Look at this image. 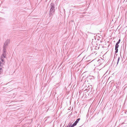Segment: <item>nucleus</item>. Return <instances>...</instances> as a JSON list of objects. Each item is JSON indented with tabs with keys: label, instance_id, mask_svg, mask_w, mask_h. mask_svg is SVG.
Here are the masks:
<instances>
[{
	"label": "nucleus",
	"instance_id": "f257e3e1",
	"mask_svg": "<svg viewBox=\"0 0 127 127\" xmlns=\"http://www.w3.org/2000/svg\"><path fill=\"white\" fill-rule=\"evenodd\" d=\"M9 40L8 39L4 43V45L3 47L2 54L0 56L1 61L0 62V74L2 73V67L5 63V61H4L3 59L4 58H5L6 57V52L7 46L9 43Z\"/></svg>",
	"mask_w": 127,
	"mask_h": 127
},
{
	"label": "nucleus",
	"instance_id": "f03ea898",
	"mask_svg": "<svg viewBox=\"0 0 127 127\" xmlns=\"http://www.w3.org/2000/svg\"><path fill=\"white\" fill-rule=\"evenodd\" d=\"M100 60L98 59L97 61H94V60H93L91 62L94 63L93 65L94 66H96L100 65L101 64V62L100 63Z\"/></svg>",
	"mask_w": 127,
	"mask_h": 127
},
{
	"label": "nucleus",
	"instance_id": "7ed1b4c3",
	"mask_svg": "<svg viewBox=\"0 0 127 127\" xmlns=\"http://www.w3.org/2000/svg\"><path fill=\"white\" fill-rule=\"evenodd\" d=\"M54 4L53 3H51L50 6L51 9L50 10L55 11V9H54Z\"/></svg>",
	"mask_w": 127,
	"mask_h": 127
},
{
	"label": "nucleus",
	"instance_id": "20e7f679",
	"mask_svg": "<svg viewBox=\"0 0 127 127\" xmlns=\"http://www.w3.org/2000/svg\"><path fill=\"white\" fill-rule=\"evenodd\" d=\"M55 11H52L50 10L49 12V15L50 16H51L52 15V14Z\"/></svg>",
	"mask_w": 127,
	"mask_h": 127
},
{
	"label": "nucleus",
	"instance_id": "39448f33",
	"mask_svg": "<svg viewBox=\"0 0 127 127\" xmlns=\"http://www.w3.org/2000/svg\"><path fill=\"white\" fill-rule=\"evenodd\" d=\"M77 124H76L75 123H74L71 126V127H73L75 126Z\"/></svg>",
	"mask_w": 127,
	"mask_h": 127
},
{
	"label": "nucleus",
	"instance_id": "423d86ee",
	"mask_svg": "<svg viewBox=\"0 0 127 127\" xmlns=\"http://www.w3.org/2000/svg\"><path fill=\"white\" fill-rule=\"evenodd\" d=\"M77 124H76L75 123H74L71 126V127H73L75 126Z\"/></svg>",
	"mask_w": 127,
	"mask_h": 127
},
{
	"label": "nucleus",
	"instance_id": "0eeeda50",
	"mask_svg": "<svg viewBox=\"0 0 127 127\" xmlns=\"http://www.w3.org/2000/svg\"><path fill=\"white\" fill-rule=\"evenodd\" d=\"M119 45L118 44H116L115 45V49H118V48L119 47Z\"/></svg>",
	"mask_w": 127,
	"mask_h": 127
},
{
	"label": "nucleus",
	"instance_id": "6e6552de",
	"mask_svg": "<svg viewBox=\"0 0 127 127\" xmlns=\"http://www.w3.org/2000/svg\"><path fill=\"white\" fill-rule=\"evenodd\" d=\"M71 125H72L71 123H69V124L68 125L67 127H71V126H72Z\"/></svg>",
	"mask_w": 127,
	"mask_h": 127
},
{
	"label": "nucleus",
	"instance_id": "1a4fd4ad",
	"mask_svg": "<svg viewBox=\"0 0 127 127\" xmlns=\"http://www.w3.org/2000/svg\"><path fill=\"white\" fill-rule=\"evenodd\" d=\"M120 57H118V60H117V65L119 61V60H120Z\"/></svg>",
	"mask_w": 127,
	"mask_h": 127
},
{
	"label": "nucleus",
	"instance_id": "9d476101",
	"mask_svg": "<svg viewBox=\"0 0 127 127\" xmlns=\"http://www.w3.org/2000/svg\"><path fill=\"white\" fill-rule=\"evenodd\" d=\"M115 53H117L118 52V49H115Z\"/></svg>",
	"mask_w": 127,
	"mask_h": 127
},
{
	"label": "nucleus",
	"instance_id": "9b49d317",
	"mask_svg": "<svg viewBox=\"0 0 127 127\" xmlns=\"http://www.w3.org/2000/svg\"><path fill=\"white\" fill-rule=\"evenodd\" d=\"M120 39H119V40H118V42L116 44H118L120 43Z\"/></svg>",
	"mask_w": 127,
	"mask_h": 127
},
{
	"label": "nucleus",
	"instance_id": "f8f14e48",
	"mask_svg": "<svg viewBox=\"0 0 127 127\" xmlns=\"http://www.w3.org/2000/svg\"><path fill=\"white\" fill-rule=\"evenodd\" d=\"M80 120V118H78V119L77 120H76V121L78 122H79V121Z\"/></svg>",
	"mask_w": 127,
	"mask_h": 127
},
{
	"label": "nucleus",
	"instance_id": "ddd939ff",
	"mask_svg": "<svg viewBox=\"0 0 127 127\" xmlns=\"http://www.w3.org/2000/svg\"><path fill=\"white\" fill-rule=\"evenodd\" d=\"M78 122L77 121H76L75 122V123L76 124H77V123H78Z\"/></svg>",
	"mask_w": 127,
	"mask_h": 127
},
{
	"label": "nucleus",
	"instance_id": "4468645a",
	"mask_svg": "<svg viewBox=\"0 0 127 127\" xmlns=\"http://www.w3.org/2000/svg\"><path fill=\"white\" fill-rule=\"evenodd\" d=\"M78 122L77 121H76L75 122V123L76 124H77V123H78Z\"/></svg>",
	"mask_w": 127,
	"mask_h": 127
}]
</instances>
